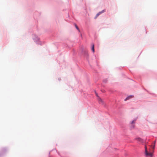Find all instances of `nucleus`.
<instances>
[{
	"mask_svg": "<svg viewBox=\"0 0 157 157\" xmlns=\"http://www.w3.org/2000/svg\"><path fill=\"white\" fill-rule=\"evenodd\" d=\"M155 143H156V141L155 140L154 141L153 143V144H152L151 145V147L153 149H154L155 148Z\"/></svg>",
	"mask_w": 157,
	"mask_h": 157,
	"instance_id": "39448f33",
	"label": "nucleus"
},
{
	"mask_svg": "<svg viewBox=\"0 0 157 157\" xmlns=\"http://www.w3.org/2000/svg\"><path fill=\"white\" fill-rule=\"evenodd\" d=\"M147 147L146 146H145V155L147 156H150L151 157L152 156V153H149L147 151Z\"/></svg>",
	"mask_w": 157,
	"mask_h": 157,
	"instance_id": "f257e3e1",
	"label": "nucleus"
},
{
	"mask_svg": "<svg viewBox=\"0 0 157 157\" xmlns=\"http://www.w3.org/2000/svg\"><path fill=\"white\" fill-rule=\"evenodd\" d=\"M96 95H97V96H98V101L99 102L100 104H103V101L102 100V99L101 98H100L99 97H98V95L96 94Z\"/></svg>",
	"mask_w": 157,
	"mask_h": 157,
	"instance_id": "f03ea898",
	"label": "nucleus"
},
{
	"mask_svg": "<svg viewBox=\"0 0 157 157\" xmlns=\"http://www.w3.org/2000/svg\"><path fill=\"white\" fill-rule=\"evenodd\" d=\"M105 10H103L101 12H99L98 13H97V14L96 15V17H95V18H97V17L99 15H100L101 14V13H102L104 12H105Z\"/></svg>",
	"mask_w": 157,
	"mask_h": 157,
	"instance_id": "20e7f679",
	"label": "nucleus"
},
{
	"mask_svg": "<svg viewBox=\"0 0 157 157\" xmlns=\"http://www.w3.org/2000/svg\"><path fill=\"white\" fill-rule=\"evenodd\" d=\"M135 140L139 142L140 143H142L143 142V140L140 138H136Z\"/></svg>",
	"mask_w": 157,
	"mask_h": 157,
	"instance_id": "7ed1b4c3",
	"label": "nucleus"
},
{
	"mask_svg": "<svg viewBox=\"0 0 157 157\" xmlns=\"http://www.w3.org/2000/svg\"><path fill=\"white\" fill-rule=\"evenodd\" d=\"M136 121V120H134L132 122V124H133L135 123V122Z\"/></svg>",
	"mask_w": 157,
	"mask_h": 157,
	"instance_id": "6e6552de",
	"label": "nucleus"
},
{
	"mask_svg": "<svg viewBox=\"0 0 157 157\" xmlns=\"http://www.w3.org/2000/svg\"><path fill=\"white\" fill-rule=\"evenodd\" d=\"M93 52H94V44H92V47L91 49Z\"/></svg>",
	"mask_w": 157,
	"mask_h": 157,
	"instance_id": "0eeeda50",
	"label": "nucleus"
},
{
	"mask_svg": "<svg viewBox=\"0 0 157 157\" xmlns=\"http://www.w3.org/2000/svg\"><path fill=\"white\" fill-rule=\"evenodd\" d=\"M133 96H132V95H130L128 97H127L125 99H124V101H127V100L129 99V98H133Z\"/></svg>",
	"mask_w": 157,
	"mask_h": 157,
	"instance_id": "423d86ee",
	"label": "nucleus"
},
{
	"mask_svg": "<svg viewBox=\"0 0 157 157\" xmlns=\"http://www.w3.org/2000/svg\"><path fill=\"white\" fill-rule=\"evenodd\" d=\"M75 26L76 28L78 30L79 29L78 27V26H77V25H75Z\"/></svg>",
	"mask_w": 157,
	"mask_h": 157,
	"instance_id": "1a4fd4ad",
	"label": "nucleus"
},
{
	"mask_svg": "<svg viewBox=\"0 0 157 157\" xmlns=\"http://www.w3.org/2000/svg\"><path fill=\"white\" fill-rule=\"evenodd\" d=\"M134 126H135L134 125H132V128H134Z\"/></svg>",
	"mask_w": 157,
	"mask_h": 157,
	"instance_id": "9d476101",
	"label": "nucleus"
}]
</instances>
